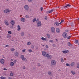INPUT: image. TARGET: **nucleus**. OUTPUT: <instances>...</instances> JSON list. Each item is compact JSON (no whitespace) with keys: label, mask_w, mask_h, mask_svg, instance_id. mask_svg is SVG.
<instances>
[{"label":"nucleus","mask_w":79,"mask_h":79,"mask_svg":"<svg viewBox=\"0 0 79 79\" xmlns=\"http://www.w3.org/2000/svg\"><path fill=\"white\" fill-rule=\"evenodd\" d=\"M53 47H56V45H55V44H53L52 45Z\"/></svg>","instance_id":"5fc2aeb1"},{"label":"nucleus","mask_w":79,"mask_h":79,"mask_svg":"<svg viewBox=\"0 0 79 79\" xmlns=\"http://www.w3.org/2000/svg\"><path fill=\"white\" fill-rule=\"evenodd\" d=\"M1 63L2 64H5V60L3 59H2L0 60Z\"/></svg>","instance_id":"6e6552de"},{"label":"nucleus","mask_w":79,"mask_h":79,"mask_svg":"<svg viewBox=\"0 0 79 79\" xmlns=\"http://www.w3.org/2000/svg\"><path fill=\"white\" fill-rule=\"evenodd\" d=\"M36 19H35V18L34 19H33V20H32L33 22V23H35V21H36Z\"/></svg>","instance_id":"2f4dec72"},{"label":"nucleus","mask_w":79,"mask_h":79,"mask_svg":"<svg viewBox=\"0 0 79 79\" xmlns=\"http://www.w3.org/2000/svg\"><path fill=\"white\" fill-rule=\"evenodd\" d=\"M14 64H16V60H15L14 61Z\"/></svg>","instance_id":"de8ad7c7"},{"label":"nucleus","mask_w":79,"mask_h":79,"mask_svg":"<svg viewBox=\"0 0 79 79\" xmlns=\"http://www.w3.org/2000/svg\"><path fill=\"white\" fill-rule=\"evenodd\" d=\"M53 11V9H52L51 10H48L47 11V13H51Z\"/></svg>","instance_id":"f8f14e48"},{"label":"nucleus","mask_w":79,"mask_h":79,"mask_svg":"<svg viewBox=\"0 0 79 79\" xmlns=\"http://www.w3.org/2000/svg\"><path fill=\"white\" fill-rule=\"evenodd\" d=\"M31 44V43L30 41H28L27 43V45H30Z\"/></svg>","instance_id":"393cba45"},{"label":"nucleus","mask_w":79,"mask_h":79,"mask_svg":"<svg viewBox=\"0 0 79 79\" xmlns=\"http://www.w3.org/2000/svg\"><path fill=\"white\" fill-rule=\"evenodd\" d=\"M10 64L11 66H14L15 64H14L13 62H11Z\"/></svg>","instance_id":"412c9836"},{"label":"nucleus","mask_w":79,"mask_h":79,"mask_svg":"<svg viewBox=\"0 0 79 79\" xmlns=\"http://www.w3.org/2000/svg\"><path fill=\"white\" fill-rule=\"evenodd\" d=\"M71 73L73 75H74L76 74V72L73 71H71Z\"/></svg>","instance_id":"4be33fe9"},{"label":"nucleus","mask_w":79,"mask_h":79,"mask_svg":"<svg viewBox=\"0 0 79 79\" xmlns=\"http://www.w3.org/2000/svg\"><path fill=\"white\" fill-rule=\"evenodd\" d=\"M4 23L6 26H9V22L7 20L5 21Z\"/></svg>","instance_id":"9b49d317"},{"label":"nucleus","mask_w":79,"mask_h":79,"mask_svg":"<svg viewBox=\"0 0 79 79\" xmlns=\"http://www.w3.org/2000/svg\"><path fill=\"white\" fill-rule=\"evenodd\" d=\"M1 79H6V77L3 76H2L0 77Z\"/></svg>","instance_id":"cd10ccee"},{"label":"nucleus","mask_w":79,"mask_h":79,"mask_svg":"<svg viewBox=\"0 0 79 79\" xmlns=\"http://www.w3.org/2000/svg\"><path fill=\"white\" fill-rule=\"evenodd\" d=\"M14 55L15 56H18V55H19V53L17 52H15Z\"/></svg>","instance_id":"4468645a"},{"label":"nucleus","mask_w":79,"mask_h":79,"mask_svg":"<svg viewBox=\"0 0 79 79\" xmlns=\"http://www.w3.org/2000/svg\"><path fill=\"white\" fill-rule=\"evenodd\" d=\"M71 37V36H69V37H67L68 39H69Z\"/></svg>","instance_id":"09e8293b"},{"label":"nucleus","mask_w":79,"mask_h":79,"mask_svg":"<svg viewBox=\"0 0 79 79\" xmlns=\"http://www.w3.org/2000/svg\"><path fill=\"white\" fill-rule=\"evenodd\" d=\"M56 41H58V40H57V39H56Z\"/></svg>","instance_id":"69168bd1"},{"label":"nucleus","mask_w":79,"mask_h":79,"mask_svg":"<svg viewBox=\"0 0 79 79\" xmlns=\"http://www.w3.org/2000/svg\"><path fill=\"white\" fill-rule=\"evenodd\" d=\"M56 31L57 32V33H59V32H60V29L58 28H57L56 29Z\"/></svg>","instance_id":"b1692460"},{"label":"nucleus","mask_w":79,"mask_h":79,"mask_svg":"<svg viewBox=\"0 0 79 79\" xmlns=\"http://www.w3.org/2000/svg\"><path fill=\"white\" fill-rule=\"evenodd\" d=\"M62 35L63 37H64V39H66V38L68 37V35L67 34V33H66V32H64L62 34Z\"/></svg>","instance_id":"f03ea898"},{"label":"nucleus","mask_w":79,"mask_h":79,"mask_svg":"<svg viewBox=\"0 0 79 79\" xmlns=\"http://www.w3.org/2000/svg\"><path fill=\"white\" fill-rule=\"evenodd\" d=\"M37 25L38 27H40V26H42V23H41V22L39 21L38 22L37 24Z\"/></svg>","instance_id":"1a4fd4ad"},{"label":"nucleus","mask_w":79,"mask_h":79,"mask_svg":"<svg viewBox=\"0 0 79 79\" xmlns=\"http://www.w3.org/2000/svg\"><path fill=\"white\" fill-rule=\"evenodd\" d=\"M68 45L70 47H71L72 46V44H71L69 42L68 43Z\"/></svg>","instance_id":"c85d7f7f"},{"label":"nucleus","mask_w":79,"mask_h":79,"mask_svg":"<svg viewBox=\"0 0 79 79\" xmlns=\"http://www.w3.org/2000/svg\"><path fill=\"white\" fill-rule=\"evenodd\" d=\"M46 57H47L48 59H51V58H52V56L47 54V55H46Z\"/></svg>","instance_id":"0eeeda50"},{"label":"nucleus","mask_w":79,"mask_h":79,"mask_svg":"<svg viewBox=\"0 0 79 79\" xmlns=\"http://www.w3.org/2000/svg\"><path fill=\"white\" fill-rule=\"evenodd\" d=\"M55 28L54 27H52L51 28V31L52 32V33H54L55 32Z\"/></svg>","instance_id":"9d476101"},{"label":"nucleus","mask_w":79,"mask_h":79,"mask_svg":"<svg viewBox=\"0 0 79 79\" xmlns=\"http://www.w3.org/2000/svg\"><path fill=\"white\" fill-rule=\"evenodd\" d=\"M73 23H71V25L72 26H73Z\"/></svg>","instance_id":"680f3d73"},{"label":"nucleus","mask_w":79,"mask_h":79,"mask_svg":"<svg viewBox=\"0 0 79 79\" xmlns=\"http://www.w3.org/2000/svg\"><path fill=\"white\" fill-rule=\"evenodd\" d=\"M39 22V20L38 19H37V20H36V22Z\"/></svg>","instance_id":"6e6d98bb"},{"label":"nucleus","mask_w":79,"mask_h":79,"mask_svg":"<svg viewBox=\"0 0 79 79\" xmlns=\"http://www.w3.org/2000/svg\"><path fill=\"white\" fill-rule=\"evenodd\" d=\"M6 37L8 39H11V36L10 34H7Z\"/></svg>","instance_id":"dca6fc26"},{"label":"nucleus","mask_w":79,"mask_h":79,"mask_svg":"<svg viewBox=\"0 0 79 79\" xmlns=\"http://www.w3.org/2000/svg\"><path fill=\"white\" fill-rule=\"evenodd\" d=\"M41 39L42 40L46 41V40H47V38H45L44 37H42L41 38Z\"/></svg>","instance_id":"aec40b11"},{"label":"nucleus","mask_w":79,"mask_h":79,"mask_svg":"<svg viewBox=\"0 0 79 79\" xmlns=\"http://www.w3.org/2000/svg\"><path fill=\"white\" fill-rule=\"evenodd\" d=\"M20 35L22 37L24 36V32L23 31H22L20 33Z\"/></svg>","instance_id":"f3484780"},{"label":"nucleus","mask_w":79,"mask_h":79,"mask_svg":"<svg viewBox=\"0 0 79 79\" xmlns=\"http://www.w3.org/2000/svg\"><path fill=\"white\" fill-rule=\"evenodd\" d=\"M62 52L66 54L67 53L69 52V51L68 50H65V51H63Z\"/></svg>","instance_id":"2eb2a0df"},{"label":"nucleus","mask_w":79,"mask_h":79,"mask_svg":"<svg viewBox=\"0 0 79 79\" xmlns=\"http://www.w3.org/2000/svg\"><path fill=\"white\" fill-rule=\"evenodd\" d=\"M20 20L22 22H25V19L23 18H22Z\"/></svg>","instance_id":"a211bd4d"},{"label":"nucleus","mask_w":79,"mask_h":79,"mask_svg":"<svg viewBox=\"0 0 79 79\" xmlns=\"http://www.w3.org/2000/svg\"><path fill=\"white\" fill-rule=\"evenodd\" d=\"M6 47H9L10 46L8 45H6L5 46Z\"/></svg>","instance_id":"864d4df0"},{"label":"nucleus","mask_w":79,"mask_h":79,"mask_svg":"<svg viewBox=\"0 0 79 79\" xmlns=\"http://www.w3.org/2000/svg\"><path fill=\"white\" fill-rule=\"evenodd\" d=\"M26 50V49H23V50H22V53H24V52H25Z\"/></svg>","instance_id":"79ce46f5"},{"label":"nucleus","mask_w":79,"mask_h":79,"mask_svg":"<svg viewBox=\"0 0 79 79\" xmlns=\"http://www.w3.org/2000/svg\"><path fill=\"white\" fill-rule=\"evenodd\" d=\"M48 74L50 76H52V72L49 71L48 72Z\"/></svg>","instance_id":"5701e85b"},{"label":"nucleus","mask_w":79,"mask_h":79,"mask_svg":"<svg viewBox=\"0 0 79 79\" xmlns=\"http://www.w3.org/2000/svg\"><path fill=\"white\" fill-rule=\"evenodd\" d=\"M64 60H66V58H64Z\"/></svg>","instance_id":"0e129e2a"},{"label":"nucleus","mask_w":79,"mask_h":79,"mask_svg":"<svg viewBox=\"0 0 79 79\" xmlns=\"http://www.w3.org/2000/svg\"><path fill=\"white\" fill-rule=\"evenodd\" d=\"M3 70H4V71H6V70H7V69L6 68H4L3 69Z\"/></svg>","instance_id":"4d7b16f0"},{"label":"nucleus","mask_w":79,"mask_h":79,"mask_svg":"<svg viewBox=\"0 0 79 79\" xmlns=\"http://www.w3.org/2000/svg\"><path fill=\"white\" fill-rule=\"evenodd\" d=\"M49 42H50L51 43H53V42H54V41H53V40H49Z\"/></svg>","instance_id":"c756f323"},{"label":"nucleus","mask_w":79,"mask_h":79,"mask_svg":"<svg viewBox=\"0 0 79 79\" xmlns=\"http://www.w3.org/2000/svg\"><path fill=\"white\" fill-rule=\"evenodd\" d=\"M43 10H44V9H43V7H40V11H43Z\"/></svg>","instance_id":"c03bdc74"},{"label":"nucleus","mask_w":79,"mask_h":79,"mask_svg":"<svg viewBox=\"0 0 79 79\" xmlns=\"http://www.w3.org/2000/svg\"><path fill=\"white\" fill-rule=\"evenodd\" d=\"M25 16L26 18H30V17H29V16L27 15H25Z\"/></svg>","instance_id":"473e14b6"},{"label":"nucleus","mask_w":79,"mask_h":79,"mask_svg":"<svg viewBox=\"0 0 79 79\" xmlns=\"http://www.w3.org/2000/svg\"><path fill=\"white\" fill-rule=\"evenodd\" d=\"M1 38V36H0V39Z\"/></svg>","instance_id":"774afa93"},{"label":"nucleus","mask_w":79,"mask_h":79,"mask_svg":"<svg viewBox=\"0 0 79 79\" xmlns=\"http://www.w3.org/2000/svg\"><path fill=\"white\" fill-rule=\"evenodd\" d=\"M44 19H45V20H47V19H48L47 17V16H45L44 17Z\"/></svg>","instance_id":"a18cd8bd"},{"label":"nucleus","mask_w":79,"mask_h":79,"mask_svg":"<svg viewBox=\"0 0 79 79\" xmlns=\"http://www.w3.org/2000/svg\"><path fill=\"white\" fill-rule=\"evenodd\" d=\"M24 8L26 11H28V10H29V6L26 5L24 6Z\"/></svg>","instance_id":"20e7f679"},{"label":"nucleus","mask_w":79,"mask_h":79,"mask_svg":"<svg viewBox=\"0 0 79 79\" xmlns=\"http://www.w3.org/2000/svg\"><path fill=\"white\" fill-rule=\"evenodd\" d=\"M46 48H48V45H46Z\"/></svg>","instance_id":"603ef678"},{"label":"nucleus","mask_w":79,"mask_h":79,"mask_svg":"<svg viewBox=\"0 0 79 79\" xmlns=\"http://www.w3.org/2000/svg\"><path fill=\"white\" fill-rule=\"evenodd\" d=\"M66 5L67 6V7L68 8V7H69V6H71V5L69 4H66Z\"/></svg>","instance_id":"e433bc0d"},{"label":"nucleus","mask_w":79,"mask_h":79,"mask_svg":"<svg viewBox=\"0 0 79 79\" xmlns=\"http://www.w3.org/2000/svg\"><path fill=\"white\" fill-rule=\"evenodd\" d=\"M77 68H78V69H79V64H77Z\"/></svg>","instance_id":"37998d69"},{"label":"nucleus","mask_w":79,"mask_h":79,"mask_svg":"<svg viewBox=\"0 0 79 79\" xmlns=\"http://www.w3.org/2000/svg\"><path fill=\"white\" fill-rule=\"evenodd\" d=\"M42 55L44 56L45 57H46V56H47V55L48 54V53L46 52L45 51H42Z\"/></svg>","instance_id":"39448f33"},{"label":"nucleus","mask_w":79,"mask_h":79,"mask_svg":"<svg viewBox=\"0 0 79 79\" xmlns=\"http://www.w3.org/2000/svg\"><path fill=\"white\" fill-rule=\"evenodd\" d=\"M40 65V64H37V66H39Z\"/></svg>","instance_id":"052dcab7"},{"label":"nucleus","mask_w":79,"mask_h":79,"mask_svg":"<svg viewBox=\"0 0 79 79\" xmlns=\"http://www.w3.org/2000/svg\"><path fill=\"white\" fill-rule=\"evenodd\" d=\"M10 50L12 51V52H14V51L15 50V49L14 48H12L10 49Z\"/></svg>","instance_id":"bb28decb"},{"label":"nucleus","mask_w":79,"mask_h":79,"mask_svg":"<svg viewBox=\"0 0 79 79\" xmlns=\"http://www.w3.org/2000/svg\"><path fill=\"white\" fill-rule=\"evenodd\" d=\"M10 23L12 26H14L15 23V21L13 20H12L10 21Z\"/></svg>","instance_id":"ddd939ff"},{"label":"nucleus","mask_w":79,"mask_h":79,"mask_svg":"<svg viewBox=\"0 0 79 79\" xmlns=\"http://www.w3.org/2000/svg\"><path fill=\"white\" fill-rule=\"evenodd\" d=\"M17 31H19L20 30H21V27H20V26L19 25H18L17 27Z\"/></svg>","instance_id":"6ab92c4d"},{"label":"nucleus","mask_w":79,"mask_h":79,"mask_svg":"<svg viewBox=\"0 0 79 79\" xmlns=\"http://www.w3.org/2000/svg\"><path fill=\"white\" fill-rule=\"evenodd\" d=\"M8 79H12V78H11V77H8Z\"/></svg>","instance_id":"13d9d810"},{"label":"nucleus","mask_w":79,"mask_h":79,"mask_svg":"<svg viewBox=\"0 0 79 79\" xmlns=\"http://www.w3.org/2000/svg\"><path fill=\"white\" fill-rule=\"evenodd\" d=\"M23 69H26V68H25V66H23Z\"/></svg>","instance_id":"e2e57ef3"},{"label":"nucleus","mask_w":79,"mask_h":79,"mask_svg":"<svg viewBox=\"0 0 79 79\" xmlns=\"http://www.w3.org/2000/svg\"><path fill=\"white\" fill-rule=\"evenodd\" d=\"M20 58L23 60V61H27V59L24 57V55H22L20 56Z\"/></svg>","instance_id":"f257e3e1"},{"label":"nucleus","mask_w":79,"mask_h":79,"mask_svg":"<svg viewBox=\"0 0 79 79\" xmlns=\"http://www.w3.org/2000/svg\"><path fill=\"white\" fill-rule=\"evenodd\" d=\"M46 35L48 38H50V35L49 34H47Z\"/></svg>","instance_id":"c9c22d12"},{"label":"nucleus","mask_w":79,"mask_h":79,"mask_svg":"<svg viewBox=\"0 0 79 79\" xmlns=\"http://www.w3.org/2000/svg\"><path fill=\"white\" fill-rule=\"evenodd\" d=\"M55 24L56 26H59V23L57 22H56Z\"/></svg>","instance_id":"a19ab883"},{"label":"nucleus","mask_w":79,"mask_h":79,"mask_svg":"<svg viewBox=\"0 0 79 79\" xmlns=\"http://www.w3.org/2000/svg\"><path fill=\"white\" fill-rule=\"evenodd\" d=\"M61 62H62V63H63V62H64V59L63 58H61Z\"/></svg>","instance_id":"ea45409f"},{"label":"nucleus","mask_w":79,"mask_h":79,"mask_svg":"<svg viewBox=\"0 0 79 79\" xmlns=\"http://www.w3.org/2000/svg\"><path fill=\"white\" fill-rule=\"evenodd\" d=\"M75 63H74V62H72L71 64V66H74V65H75Z\"/></svg>","instance_id":"a878e982"},{"label":"nucleus","mask_w":79,"mask_h":79,"mask_svg":"<svg viewBox=\"0 0 79 79\" xmlns=\"http://www.w3.org/2000/svg\"><path fill=\"white\" fill-rule=\"evenodd\" d=\"M28 52H32V49H28Z\"/></svg>","instance_id":"49530a36"},{"label":"nucleus","mask_w":79,"mask_h":79,"mask_svg":"<svg viewBox=\"0 0 79 79\" xmlns=\"http://www.w3.org/2000/svg\"><path fill=\"white\" fill-rule=\"evenodd\" d=\"M64 8H68V7H67V6L66 5V6H64Z\"/></svg>","instance_id":"8fccbe9b"},{"label":"nucleus","mask_w":79,"mask_h":79,"mask_svg":"<svg viewBox=\"0 0 79 79\" xmlns=\"http://www.w3.org/2000/svg\"><path fill=\"white\" fill-rule=\"evenodd\" d=\"M10 12V10L9 9H6L4 10V13H8Z\"/></svg>","instance_id":"423d86ee"},{"label":"nucleus","mask_w":79,"mask_h":79,"mask_svg":"<svg viewBox=\"0 0 79 79\" xmlns=\"http://www.w3.org/2000/svg\"><path fill=\"white\" fill-rule=\"evenodd\" d=\"M33 0H28V2H32Z\"/></svg>","instance_id":"3c124183"},{"label":"nucleus","mask_w":79,"mask_h":79,"mask_svg":"<svg viewBox=\"0 0 79 79\" xmlns=\"http://www.w3.org/2000/svg\"><path fill=\"white\" fill-rule=\"evenodd\" d=\"M11 61H13V59H11Z\"/></svg>","instance_id":"338daca9"},{"label":"nucleus","mask_w":79,"mask_h":79,"mask_svg":"<svg viewBox=\"0 0 79 79\" xmlns=\"http://www.w3.org/2000/svg\"><path fill=\"white\" fill-rule=\"evenodd\" d=\"M10 76H13V72H11Z\"/></svg>","instance_id":"f704fd0d"},{"label":"nucleus","mask_w":79,"mask_h":79,"mask_svg":"<svg viewBox=\"0 0 79 79\" xmlns=\"http://www.w3.org/2000/svg\"><path fill=\"white\" fill-rule=\"evenodd\" d=\"M75 42L76 43H77H77H78V40H76V41H75Z\"/></svg>","instance_id":"bf43d9fd"},{"label":"nucleus","mask_w":79,"mask_h":79,"mask_svg":"<svg viewBox=\"0 0 79 79\" xmlns=\"http://www.w3.org/2000/svg\"><path fill=\"white\" fill-rule=\"evenodd\" d=\"M31 48L32 49H34V46L32 45L31 46Z\"/></svg>","instance_id":"72a5a7b5"},{"label":"nucleus","mask_w":79,"mask_h":79,"mask_svg":"<svg viewBox=\"0 0 79 79\" xmlns=\"http://www.w3.org/2000/svg\"><path fill=\"white\" fill-rule=\"evenodd\" d=\"M51 64L53 66H55L56 64V62L54 60H52L51 61Z\"/></svg>","instance_id":"7ed1b4c3"},{"label":"nucleus","mask_w":79,"mask_h":79,"mask_svg":"<svg viewBox=\"0 0 79 79\" xmlns=\"http://www.w3.org/2000/svg\"><path fill=\"white\" fill-rule=\"evenodd\" d=\"M64 22V20H61V21L60 23H59V24H62Z\"/></svg>","instance_id":"7c9ffc66"},{"label":"nucleus","mask_w":79,"mask_h":79,"mask_svg":"<svg viewBox=\"0 0 79 79\" xmlns=\"http://www.w3.org/2000/svg\"><path fill=\"white\" fill-rule=\"evenodd\" d=\"M8 34H12V33L11 32V31H8Z\"/></svg>","instance_id":"4c0bfd02"},{"label":"nucleus","mask_w":79,"mask_h":79,"mask_svg":"<svg viewBox=\"0 0 79 79\" xmlns=\"http://www.w3.org/2000/svg\"><path fill=\"white\" fill-rule=\"evenodd\" d=\"M66 66H69V67H70V64H66Z\"/></svg>","instance_id":"58836bf2"}]
</instances>
